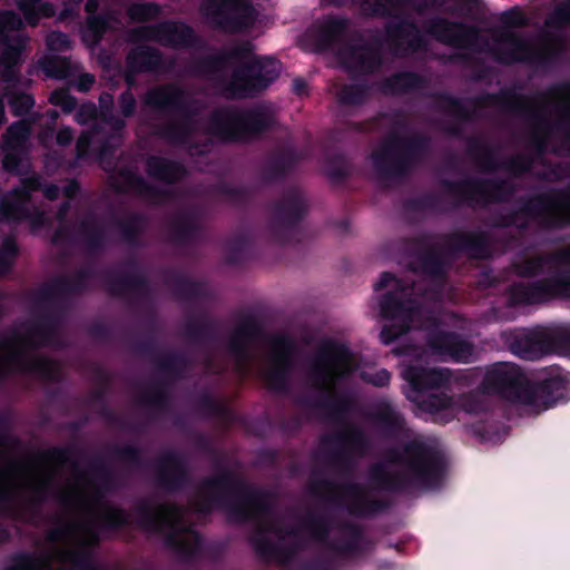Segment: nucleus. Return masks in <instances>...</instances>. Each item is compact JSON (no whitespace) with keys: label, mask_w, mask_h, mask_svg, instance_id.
I'll use <instances>...</instances> for the list:
<instances>
[{"label":"nucleus","mask_w":570,"mask_h":570,"mask_svg":"<svg viewBox=\"0 0 570 570\" xmlns=\"http://www.w3.org/2000/svg\"><path fill=\"white\" fill-rule=\"evenodd\" d=\"M31 326L24 335L13 332L0 338V351L12 347L16 343H23L29 350L40 347H61L62 341L58 333L61 323H29Z\"/></svg>","instance_id":"nucleus-21"},{"label":"nucleus","mask_w":570,"mask_h":570,"mask_svg":"<svg viewBox=\"0 0 570 570\" xmlns=\"http://www.w3.org/2000/svg\"><path fill=\"white\" fill-rule=\"evenodd\" d=\"M112 185L120 191H136L138 194L149 196L148 188L145 183L132 170H121L114 177Z\"/></svg>","instance_id":"nucleus-43"},{"label":"nucleus","mask_w":570,"mask_h":570,"mask_svg":"<svg viewBox=\"0 0 570 570\" xmlns=\"http://www.w3.org/2000/svg\"><path fill=\"white\" fill-rule=\"evenodd\" d=\"M370 419L386 439H397L406 432L404 415L390 401L383 400L376 403Z\"/></svg>","instance_id":"nucleus-27"},{"label":"nucleus","mask_w":570,"mask_h":570,"mask_svg":"<svg viewBox=\"0 0 570 570\" xmlns=\"http://www.w3.org/2000/svg\"><path fill=\"white\" fill-rule=\"evenodd\" d=\"M301 525L313 541L324 544L328 550V538L333 528L330 517L308 511L303 517Z\"/></svg>","instance_id":"nucleus-34"},{"label":"nucleus","mask_w":570,"mask_h":570,"mask_svg":"<svg viewBox=\"0 0 570 570\" xmlns=\"http://www.w3.org/2000/svg\"><path fill=\"white\" fill-rule=\"evenodd\" d=\"M76 120L80 125L95 121L94 128L83 131L77 140L76 150L78 158L86 156L91 145H98L100 151L106 153L108 147L120 144L119 131L124 127V121L114 117L107 118L105 115L98 120L95 105H81L76 112Z\"/></svg>","instance_id":"nucleus-10"},{"label":"nucleus","mask_w":570,"mask_h":570,"mask_svg":"<svg viewBox=\"0 0 570 570\" xmlns=\"http://www.w3.org/2000/svg\"><path fill=\"white\" fill-rule=\"evenodd\" d=\"M156 485L167 493H177L190 482L187 462L175 450L165 451L155 462Z\"/></svg>","instance_id":"nucleus-16"},{"label":"nucleus","mask_w":570,"mask_h":570,"mask_svg":"<svg viewBox=\"0 0 570 570\" xmlns=\"http://www.w3.org/2000/svg\"><path fill=\"white\" fill-rule=\"evenodd\" d=\"M89 468L100 479L105 487H110L112 484L114 474L102 458L97 456L92 459L89 463Z\"/></svg>","instance_id":"nucleus-54"},{"label":"nucleus","mask_w":570,"mask_h":570,"mask_svg":"<svg viewBox=\"0 0 570 570\" xmlns=\"http://www.w3.org/2000/svg\"><path fill=\"white\" fill-rule=\"evenodd\" d=\"M22 20L12 11L0 14V42L4 48L0 56L2 65H14L20 61L21 52L26 46V38L19 32Z\"/></svg>","instance_id":"nucleus-23"},{"label":"nucleus","mask_w":570,"mask_h":570,"mask_svg":"<svg viewBox=\"0 0 570 570\" xmlns=\"http://www.w3.org/2000/svg\"><path fill=\"white\" fill-rule=\"evenodd\" d=\"M70 62L66 59H50L45 65V70L48 76L55 77V78H66L70 75L69 71Z\"/></svg>","instance_id":"nucleus-56"},{"label":"nucleus","mask_w":570,"mask_h":570,"mask_svg":"<svg viewBox=\"0 0 570 570\" xmlns=\"http://www.w3.org/2000/svg\"><path fill=\"white\" fill-rule=\"evenodd\" d=\"M489 396H492V394L483 390L482 383H480L475 390L461 395V407L470 414L485 413L490 410Z\"/></svg>","instance_id":"nucleus-41"},{"label":"nucleus","mask_w":570,"mask_h":570,"mask_svg":"<svg viewBox=\"0 0 570 570\" xmlns=\"http://www.w3.org/2000/svg\"><path fill=\"white\" fill-rule=\"evenodd\" d=\"M391 377V373L386 368H381L374 373L363 372L361 374L362 381L376 387L389 386Z\"/></svg>","instance_id":"nucleus-58"},{"label":"nucleus","mask_w":570,"mask_h":570,"mask_svg":"<svg viewBox=\"0 0 570 570\" xmlns=\"http://www.w3.org/2000/svg\"><path fill=\"white\" fill-rule=\"evenodd\" d=\"M337 59L346 69L365 72L379 63L376 50L361 42L343 46L337 52Z\"/></svg>","instance_id":"nucleus-29"},{"label":"nucleus","mask_w":570,"mask_h":570,"mask_svg":"<svg viewBox=\"0 0 570 570\" xmlns=\"http://www.w3.org/2000/svg\"><path fill=\"white\" fill-rule=\"evenodd\" d=\"M453 397L444 392L431 393L419 403L420 410L432 415L446 416L445 422L452 419Z\"/></svg>","instance_id":"nucleus-37"},{"label":"nucleus","mask_w":570,"mask_h":570,"mask_svg":"<svg viewBox=\"0 0 570 570\" xmlns=\"http://www.w3.org/2000/svg\"><path fill=\"white\" fill-rule=\"evenodd\" d=\"M82 451L76 446H51L49 449L37 452L33 460L41 463H57L59 465L69 464L72 470H78V461L73 455L80 454Z\"/></svg>","instance_id":"nucleus-36"},{"label":"nucleus","mask_w":570,"mask_h":570,"mask_svg":"<svg viewBox=\"0 0 570 570\" xmlns=\"http://www.w3.org/2000/svg\"><path fill=\"white\" fill-rule=\"evenodd\" d=\"M40 187L38 177L26 178L20 189L13 190L0 205V218L7 220H19L27 215L26 205L29 193Z\"/></svg>","instance_id":"nucleus-30"},{"label":"nucleus","mask_w":570,"mask_h":570,"mask_svg":"<svg viewBox=\"0 0 570 570\" xmlns=\"http://www.w3.org/2000/svg\"><path fill=\"white\" fill-rule=\"evenodd\" d=\"M90 400L94 403H101L102 404L101 415L106 419V421L109 424L121 426V428H126L121 416L117 415L112 410H110L105 404V391L104 390L98 389V390L92 391L91 394H90Z\"/></svg>","instance_id":"nucleus-51"},{"label":"nucleus","mask_w":570,"mask_h":570,"mask_svg":"<svg viewBox=\"0 0 570 570\" xmlns=\"http://www.w3.org/2000/svg\"><path fill=\"white\" fill-rule=\"evenodd\" d=\"M26 350H29L23 343H16L12 347L0 351V379L10 371H21L37 374L43 380L51 381L57 374L55 362L47 357H28Z\"/></svg>","instance_id":"nucleus-14"},{"label":"nucleus","mask_w":570,"mask_h":570,"mask_svg":"<svg viewBox=\"0 0 570 570\" xmlns=\"http://www.w3.org/2000/svg\"><path fill=\"white\" fill-rule=\"evenodd\" d=\"M402 376L414 391L423 392L448 385L451 372L448 368H428L411 364L403 370Z\"/></svg>","instance_id":"nucleus-28"},{"label":"nucleus","mask_w":570,"mask_h":570,"mask_svg":"<svg viewBox=\"0 0 570 570\" xmlns=\"http://www.w3.org/2000/svg\"><path fill=\"white\" fill-rule=\"evenodd\" d=\"M76 525L77 524L73 522H62L61 524L50 529L46 533V540L50 543L59 542L68 534H70L71 531L76 528Z\"/></svg>","instance_id":"nucleus-61"},{"label":"nucleus","mask_w":570,"mask_h":570,"mask_svg":"<svg viewBox=\"0 0 570 570\" xmlns=\"http://www.w3.org/2000/svg\"><path fill=\"white\" fill-rule=\"evenodd\" d=\"M374 289H385L380 303L381 315L385 318L413 320L425 317L424 297L402 281L385 272L374 284Z\"/></svg>","instance_id":"nucleus-7"},{"label":"nucleus","mask_w":570,"mask_h":570,"mask_svg":"<svg viewBox=\"0 0 570 570\" xmlns=\"http://www.w3.org/2000/svg\"><path fill=\"white\" fill-rule=\"evenodd\" d=\"M323 490H337L340 495L331 497L330 500L340 502L342 498L348 501L343 505L345 511L358 519H370L390 509L391 502L386 499L374 498L366 493L363 484L358 482L335 483L328 479L313 481L311 491L318 494Z\"/></svg>","instance_id":"nucleus-9"},{"label":"nucleus","mask_w":570,"mask_h":570,"mask_svg":"<svg viewBox=\"0 0 570 570\" xmlns=\"http://www.w3.org/2000/svg\"><path fill=\"white\" fill-rule=\"evenodd\" d=\"M145 104L151 109H177L175 118L161 131V136L170 142L187 144L200 130L198 120L188 112L186 95L173 86L150 90Z\"/></svg>","instance_id":"nucleus-6"},{"label":"nucleus","mask_w":570,"mask_h":570,"mask_svg":"<svg viewBox=\"0 0 570 570\" xmlns=\"http://www.w3.org/2000/svg\"><path fill=\"white\" fill-rule=\"evenodd\" d=\"M544 111H553L561 127L570 135V88L563 87L554 90L543 106Z\"/></svg>","instance_id":"nucleus-35"},{"label":"nucleus","mask_w":570,"mask_h":570,"mask_svg":"<svg viewBox=\"0 0 570 570\" xmlns=\"http://www.w3.org/2000/svg\"><path fill=\"white\" fill-rule=\"evenodd\" d=\"M340 532L345 534L341 542H330L328 550L341 558L358 556L370 549V540L365 535L364 529L353 521H341L337 524Z\"/></svg>","instance_id":"nucleus-26"},{"label":"nucleus","mask_w":570,"mask_h":570,"mask_svg":"<svg viewBox=\"0 0 570 570\" xmlns=\"http://www.w3.org/2000/svg\"><path fill=\"white\" fill-rule=\"evenodd\" d=\"M49 100L52 105L60 107L67 114L71 112L76 107V99L63 89L53 91Z\"/></svg>","instance_id":"nucleus-57"},{"label":"nucleus","mask_w":570,"mask_h":570,"mask_svg":"<svg viewBox=\"0 0 570 570\" xmlns=\"http://www.w3.org/2000/svg\"><path fill=\"white\" fill-rule=\"evenodd\" d=\"M224 61L240 65L226 87L227 95L232 97H247L259 92L278 77L281 70L278 61L254 56L249 42L233 48L224 57Z\"/></svg>","instance_id":"nucleus-5"},{"label":"nucleus","mask_w":570,"mask_h":570,"mask_svg":"<svg viewBox=\"0 0 570 570\" xmlns=\"http://www.w3.org/2000/svg\"><path fill=\"white\" fill-rule=\"evenodd\" d=\"M130 524L128 512L117 505H112L109 503H104V513L99 520V530L95 529L91 524H85V538H82L79 543L96 550L100 547L101 543V534L100 531L116 532L119 531Z\"/></svg>","instance_id":"nucleus-25"},{"label":"nucleus","mask_w":570,"mask_h":570,"mask_svg":"<svg viewBox=\"0 0 570 570\" xmlns=\"http://www.w3.org/2000/svg\"><path fill=\"white\" fill-rule=\"evenodd\" d=\"M570 22V1L559 6L548 23Z\"/></svg>","instance_id":"nucleus-64"},{"label":"nucleus","mask_w":570,"mask_h":570,"mask_svg":"<svg viewBox=\"0 0 570 570\" xmlns=\"http://www.w3.org/2000/svg\"><path fill=\"white\" fill-rule=\"evenodd\" d=\"M353 353L347 345L335 340L325 341L316 354L309 371L313 386L322 391L316 399L301 396L297 403L304 407L317 409L344 429L322 438L324 445H334L330 463L341 475L352 476L355 470L354 455L363 456L371 443L365 432L357 425L347 423L346 416L354 409V400L347 393H337L336 385L353 373Z\"/></svg>","instance_id":"nucleus-1"},{"label":"nucleus","mask_w":570,"mask_h":570,"mask_svg":"<svg viewBox=\"0 0 570 570\" xmlns=\"http://www.w3.org/2000/svg\"><path fill=\"white\" fill-rule=\"evenodd\" d=\"M551 354L570 356V326L549 328Z\"/></svg>","instance_id":"nucleus-48"},{"label":"nucleus","mask_w":570,"mask_h":570,"mask_svg":"<svg viewBox=\"0 0 570 570\" xmlns=\"http://www.w3.org/2000/svg\"><path fill=\"white\" fill-rule=\"evenodd\" d=\"M155 365L167 377L153 382L139 396L138 402L153 409L157 414H165L171 409L170 382L168 379L173 381L183 379L190 361L183 352L169 351L157 357Z\"/></svg>","instance_id":"nucleus-8"},{"label":"nucleus","mask_w":570,"mask_h":570,"mask_svg":"<svg viewBox=\"0 0 570 570\" xmlns=\"http://www.w3.org/2000/svg\"><path fill=\"white\" fill-rule=\"evenodd\" d=\"M47 46L51 51H65L70 48L69 38L61 32H51L47 36Z\"/></svg>","instance_id":"nucleus-62"},{"label":"nucleus","mask_w":570,"mask_h":570,"mask_svg":"<svg viewBox=\"0 0 570 570\" xmlns=\"http://www.w3.org/2000/svg\"><path fill=\"white\" fill-rule=\"evenodd\" d=\"M273 367L266 373L268 386L275 391H285L288 374L293 365V356L297 352L296 341L287 334L269 337Z\"/></svg>","instance_id":"nucleus-15"},{"label":"nucleus","mask_w":570,"mask_h":570,"mask_svg":"<svg viewBox=\"0 0 570 570\" xmlns=\"http://www.w3.org/2000/svg\"><path fill=\"white\" fill-rule=\"evenodd\" d=\"M193 444L197 451L209 456L213 463L222 456L210 439L204 433H195Z\"/></svg>","instance_id":"nucleus-52"},{"label":"nucleus","mask_w":570,"mask_h":570,"mask_svg":"<svg viewBox=\"0 0 570 570\" xmlns=\"http://www.w3.org/2000/svg\"><path fill=\"white\" fill-rule=\"evenodd\" d=\"M17 247L12 239H7L0 250V274L6 273L13 263Z\"/></svg>","instance_id":"nucleus-59"},{"label":"nucleus","mask_w":570,"mask_h":570,"mask_svg":"<svg viewBox=\"0 0 570 570\" xmlns=\"http://www.w3.org/2000/svg\"><path fill=\"white\" fill-rule=\"evenodd\" d=\"M213 465L216 473L199 483L196 502L199 513L209 514L214 509H222L230 521L246 523L259 521L273 512V492L247 483L225 466L222 456Z\"/></svg>","instance_id":"nucleus-3"},{"label":"nucleus","mask_w":570,"mask_h":570,"mask_svg":"<svg viewBox=\"0 0 570 570\" xmlns=\"http://www.w3.org/2000/svg\"><path fill=\"white\" fill-rule=\"evenodd\" d=\"M137 523L140 528L164 534V546L175 552L183 561L191 562L202 556L203 539L194 532L193 540L181 539L178 531L173 528L171 519L179 514V507L175 503L151 504L141 500L136 505Z\"/></svg>","instance_id":"nucleus-4"},{"label":"nucleus","mask_w":570,"mask_h":570,"mask_svg":"<svg viewBox=\"0 0 570 570\" xmlns=\"http://www.w3.org/2000/svg\"><path fill=\"white\" fill-rule=\"evenodd\" d=\"M294 570H335V563L331 558L317 557L301 562Z\"/></svg>","instance_id":"nucleus-60"},{"label":"nucleus","mask_w":570,"mask_h":570,"mask_svg":"<svg viewBox=\"0 0 570 570\" xmlns=\"http://www.w3.org/2000/svg\"><path fill=\"white\" fill-rule=\"evenodd\" d=\"M202 12L210 26L237 31L255 20V10L248 0H205Z\"/></svg>","instance_id":"nucleus-13"},{"label":"nucleus","mask_w":570,"mask_h":570,"mask_svg":"<svg viewBox=\"0 0 570 570\" xmlns=\"http://www.w3.org/2000/svg\"><path fill=\"white\" fill-rule=\"evenodd\" d=\"M543 210L549 225H562L570 220V199L563 195L549 199Z\"/></svg>","instance_id":"nucleus-40"},{"label":"nucleus","mask_w":570,"mask_h":570,"mask_svg":"<svg viewBox=\"0 0 570 570\" xmlns=\"http://www.w3.org/2000/svg\"><path fill=\"white\" fill-rule=\"evenodd\" d=\"M112 456L124 463H127L134 468H141L145 464L142 458V451L137 445L125 444L114 445L111 449Z\"/></svg>","instance_id":"nucleus-46"},{"label":"nucleus","mask_w":570,"mask_h":570,"mask_svg":"<svg viewBox=\"0 0 570 570\" xmlns=\"http://www.w3.org/2000/svg\"><path fill=\"white\" fill-rule=\"evenodd\" d=\"M30 132L27 121H18L11 125L6 135V146L8 149L16 150L23 145Z\"/></svg>","instance_id":"nucleus-49"},{"label":"nucleus","mask_w":570,"mask_h":570,"mask_svg":"<svg viewBox=\"0 0 570 570\" xmlns=\"http://www.w3.org/2000/svg\"><path fill=\"white\" fill-rule=\"evenodd\" d=\"M195 410L206 417H226L229 414L227 405L214 397L209 392H203L195 402Z\"/></svg>","instance_id":"nucleus-42"},{"label":"nucleus","mask_w":570,"mask_h":570,"mask_svg":"<svg viewBox=\"0 0 570 570\" xmlns=\"http://www.w3.org/2000/svg\"><path fill=\"white\" fill-rule=\"evenodd\" d=\"M431 32L442 42L456 47H466L474 37L472 29L444 20L436 21L432 26Z\"/></svg>","instance_id":"nucleus-32"},{"label":"nucleus","mask_w":570,"mask_h":570,"mask_svg":"<svg viewBox=\"0 0 570 570\" xmlns=\"http://www.w3.org/2000/svg\"><path fill=\"white\" fill-rule=\"evenodd\" d=\"M158 52L147 46H139L128 53L127 65L131 71H141L155 68L159 63Z\"/></svg>","instance_id":"nucleus-39"},{"label":"nucleus","mask_w":570,"mask_h":570,"mask_svg":"<svg viewBox=\"0 0 570 570\" xmlns=\"http://www.w3.org/2000/svg\"><path fill=\"white\" fill-rule=\"evenodd\" d=\"M239 326L230 335L227 342L228 352L238 361L245 362L249 357L248 343L264 323H238Z\"/></svg>","instance_id":"nucleus-33"},{"label":"nucleus","mask_w":570,"mask_h":570,"mask_svg":"<svg viewBox=\"0 0 570 570\" xmlns=\"http://www.w3.org/2000/svg\"><path fill=\"white\" fill-rule=\"evenodd\" d=\"M269 122L256 111L223 109L214 114L205 130L220 139L245 140L267 128Z\"/></svg>","instance_id":"nucleus-12"},{"label":"nucleus","mask_w":570,"mask_h":570,"mask_svg":"<svg viewBox=\"0 0 570 570\" xmlns=\"http://www.w3.org/2000/svg\"><path fill=\"white\" fill-rule=\"evenodd\" d=\"M272 532L279 534L282 529L275 527L272 522H259L254 529L253 533L248 537V542L261 560L265 562L277 560L285 564L296 554L299 547L293 546L286 548L279 546L269 539L268 533Z\"/></svg>","instance_id":"nucleus-20"},{"label":"nucleus","mask_w":570,"mask_h":570,"mask_svg":"<svg viewBox=\"0 0 570 570\" xmlns=\"http://www.w3.org/2000/svg\"><path fill=\"white\" fill-rule=\"evenodd\" d=\"M416 323H384L383 328L380 333V340L382 344L390 345L395 342L399 337L406 335L412 330L423 328V326H415ZM423 325L424 323H419ZM439 325L440 323H432Z\"/></svg>","instance_id":"nucleus-45"},{"label":"nucleus","mask_w":570,"mask_h":570,"mask_svg":"<svg viewBox=\"0 0 570 570\" xmlns=\"http://www.w3.org/2000/svg\"><path fill=\"white\" fill-rule=\"evenodd\" d=\"M137 350L145 356L150 357L154 362L159 357V346L154 338H145L137 343Z\"/></svg>","instance_id":"nucleus-63"},{"label":"nucleus","mask_w":570,"mask_h":570,"mask_svg":"<svg viewBox=\"0 0 570 570\" xmlns=\"http://www.w3.org/2000/svg\"><path fill=\"white\" fill-rule=\"evenodd\" d=\"M130 39L154 40L166 46L184 47L193 41V31L183 23L166 22L158 27L137 28L131 32Z\"/></svg>","instance_id":"nucleus-24"},{"label":"nucleus","mask_w":570,"mask_h":570,"mask_svg":"<svg viewBox=\"0 0 570 570\" xmlns=\"http://www.w3.org/2000/svg\"><path fill=\"white\" fill-rule=\"evenodd\" d=\"M505 344L512 354L527 361L551 354L549 328L546 327L510 332L505 335Z\"/></svg>","instance_id":"nucleus-19"},{"label":"nucleus","mask_w":570,"mask_h":570,"mask_svg":"<svg viewBox=\"0 0 570 570\" xmlns=\"http://www.w3.org/2000/svg\"><path fill=\"white\" fill-rule=\"evenodd\" d=\"M568 387L569 380L567 375L560 370L551 371L535 383H531L528 380L527 389L530 394V402H524L523 404L542 405L549 409L566 397Z\"/></svg>","instance_id":"nucleus-22"},{"label":"nucleus","mask_w":570,"mask_h":570,"mask_svg":"<svg viewBox=\"0 0 570 570\" xmlns=\"http://www.w3.org/2000/svg\"><path fill=\"white\" fill-rule=\"evenodd\" d=\"M6 97L16 115L26 114L33 106V99L27 94L16 95L7 91Z\"/></svg>","instance_id":"nucleus-53"},{"label":"nucleus","mask_w":570,"mask_h":570,"mask_svg":"<svg viewBox=\"0 0 570 570\" xmlns=\"http://www.w3.org/2000/svg\"><path fill=\"white\" fill-rule=\"evenodd\" d=\"M385 461L402 466L390 471L383 462L368 468V482L372 489L390 493H409L412 490L436 489L443 482L446 462L436 448L411 440L401 448H390L384 454Z\"/></svg>","instance_id":"nucleus-2"},{"label":"nucleus","mask_w":570,"mask_h":570,"mask_svg":"<svg viewBox=\"0 0 570 570\" xmlns=\"http://www.w3.org/2000/svg\"><path fill=\"white\" fill-rule=\"evenodd\" d=\"M513 296L518 302L530 304L554 297H570V269L559 267L551 277L533 286L517 285Z\"/></svg>","instance_id":"nucleus-18"},{"label":"nucleus","mask_w":570,"mask_h":570,"mask_svg":"<svg viewBox=\"0 0 570 570\" xmlns=\"http://www.w3.org/2000/svg\"><path fill=\"white\" fill-rule=\"evenodd\" d=\"M52 487V476L48 475L41 479L33 488H32V497L30 499V504L39 507L48 498L49 491Z\"/></svg>","instance_id":"nucleus-55"},{"label":"nucleus","mask_w":570,"mask_h":570,"mask_svg":"<svg viewBox=\"0 0 570 570\" xmlns=\"http://www.w3.org/2000/svg\"><path fill=\"white\" fill-rule=\"evenodd\" d=\"M114 20L117 22L112 14H108L105 19L89 17L83 32V40L90 46L96 45L107 28H114Z\"/></svg>","instance_id":"nucleus-44"},{"label":"nucleus","mask_w":570,"mask_h":570,"mask_svg":"<svg viewBox=\"0 0 570 570\" xmlns=\"http://www.w3.org/2000/svg\"><path fill=\"white\" fill-rule=\"evenodd\" d=\"M147 170L151 177L167 183L179 179L184 174V169L180 165L159 157L148 159Z\"/></svg>","instance_id":"nucleus-38"},{"label":"nucleus","mask_w":570,"mask_h":570,"mask_svg":"<svg viewBox=\"0 0 570 570\" xmlns=\"http://www.w3.org/2000/svg\"><path fill=\"white\" fill-rule=\"evenodd\" d=\"M18 6L23 12L27 22L36 26L38 18L42 14L52 16L53 10L50 6L42 3V0H18Z\"/></svg>","instance_id":"nucleus-47"},{"label":"nucleus","mask_w":570,"mask_h":570,"mask_svg":"<svg viewBox=\"0 0 570 570\" xmlns=\"http://www.w3.org/2000/svg\"><path fill=\"white\" fill-rule=\"evenodd\" d=\"M426 347L431 355L441 361L470 363L474 354V345L456 333L430 331L426 336Z\"/></svg>","instance_id":"nucleus-17"},{"label":"nucleus","mask_w":570,"mask_h":570,"mask_svg":"<svg viewBox=\"0 0 570 570\" xmlns=\"http://www.w3.org/2000/svg\"><path fill=\"white\" fill-rule=\"evenodd\" d=\"M482 389L505 401L523 404L530 402L528 379L521 368L510 362H497L485 368Z\"/></svg>","instance_id":"nucleus-11"},{"label":"nucleus","mask_w":570,"mask_h":570,"mask_svg":"<svg viewBox=\"0 0 570 570\" xmlns=\"http://www.w3.org/2000/svg\"><path fill=\"white\" fill-rule=\"evenodd\" d=\"M127 12L134 21H146L158 16L159 7L154 3H138L130 6Z\"/></svg>","instance_id":"nucleus-50"},{"label":"nucleus","mask_w":570,"mask_h":570,"mask_svg":"<svg viewBox=\"0 0 570 570\" xmlns=\"http://www.w3.org/2000/svg\"><path fill=\"white\" fill-rule=\"evenodd\" d=\"M494 52L498 60L507 63L518 60H530L535 56L532 43L511 32H505L501 36Z\"/></svg>","instance_id":"nucleus-31"}]
</instances>
